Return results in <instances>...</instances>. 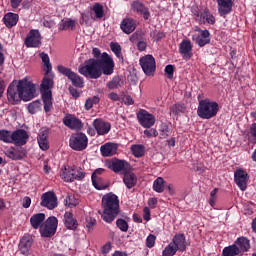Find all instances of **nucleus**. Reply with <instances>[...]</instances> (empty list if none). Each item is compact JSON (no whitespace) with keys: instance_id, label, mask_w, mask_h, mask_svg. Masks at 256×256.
<instances>
[{"instance_id":"8","label":"nucleus","mask_w":256,"mask_h":256,"mask_svg":"<svg viewBox=\"0 0 256 256\" xmlns=\"http://www.w3.org/2000/svg\"><path fill=\"white\" fill-rule=\"evenodd\" d=\"M140 67H142L143 72L148 77L154 75L157 70V63L155 62V57L153 55L148 54L140 58L139 60Z\"/></svg>"},{"instance_id":"30","label":"nucleus","mask_w":256,"mask_h":256,"mask_svg":"<svg viewBox=\"0 0 256 256\" xmlns=\"http://www.w3.org/2000/svg\"><path fill=\"white\" fill-rule=\"evenodd\" d=\"M55 85V83L53 82V74H47V72H45V76L42 79L41 85H40V91L42 93H51V89L53 88V86Z\"/></svg>"},{"instance_id":"37","label":"nucleus","mask_w":256,"mask_h":256,"mask_svg":"<svg viewBox=\"0 0 256 256\" xmlns=\"http://www.w3.org/2000/svg\"><path fill=\"white\" fill-rule=\"evenodd\" d=\"M222 256H241V253L237 245L232 244L223 248Z\"/></svg>"},{"instance_id":"36","label":"nucleus","mask_w":256,"mask_h":256,"mask_svg":"<svg viewBox=\"0 0 256 256\" xmlns=\"http://www.w3.org/2000/svg\"><path fill=\"white\" fill-rule=\"evenodd\" d=\"M40 58L42 59V63L44 65L43 71L46 73V75H49V73H51L53 70V66L51 65V61L49 59V54L42 52L40 53Z\"/></svg>"},{"instance_id":"31","label":"nucleus","mask_w":256,"mask_h":256,"mask_svg":"<svg viewBox=\"0 0 256 256\" xmlns=\"http://www.w3.org/2000/svg\"><path fill=\"white\" fill-rule=\"evenodd\" d=\"M2 21L8 29H12V27H15L19 23V14L8 12L4 15Z\"/></svg>"},{"instance_id":"60","label":"nucleus","mask_w":256,"mask_h":256,"mask_svg":"<svg viewBox=\"0 0 256 256\" xmlns=\"http://www.w3.org/2000/svg\"><path fill=\"white\" fill-rule=\"evenodd\" d=\"M22 207L24 209H29L31 207V197L26 196L22 200Z\"/></svg>"},{"instance_id":"20","label":"nucleus","mask_w":256,"mask_h":256,"mask_svg":"<svg viewBox=\"0 0 256 256\" xmlns=\"http://www.w3.org/2000/svg\"><path fill=\"white\" fill-rule=\"evenodd\" d=\"M92 125L98 135H107L111 131V123L105 122L101 118L95 119Z\"/></svg>"},{"instance_id":"64","label":"nucleus","mask_w":256,"mask_h":256,"mask_svg":"<svg viewBox=\"0 0 256 256\" xmlns=\"http://www.w3.org/2000/svg\"><path fill=\"white\" fill-rule=\"evenodd\" d=\"M192 13L194 16H196V21H199V19L201 18V10H199L198 7H193L192 8Z\"/></svg>"},{"instance_id":"46","label":"nucleus","mask_w":256,"mask_h":256,"mask_svg":"<svg viewBox=\"0 0 256 256\" xmlns=\"http://www.w3.org/2000/svg\"><path fill=\"white\" fill-rule=\"evenodd\" d=\"M0 141H3V143H13V132L0 130Z\"/></svg>"},{"instance_id":"43","label":"nucleus","mask_w":256,"mask_h":256,"mask_svg":"<svg viewBox=\"0 0 256 256\" xmlns=\"http://www.w3.org/2000/svg\"><path fill=\"white\" fill-rule=\"evenodd\" d=\"M61 179L66 183H73V168H64L60 174Z\"/></svg>"},{"instance_id":"1","label":"nucleus","mask_w":256,"mask_h":256,"mask_svg":"<svg viewBox=\"0 0 256 256\" xmlns=\"http://www.w3.org/2000/svg\"><path fill=\"white\" fill-rule=\"evenodd\" d=\"M115 69V62L113 58L103 52L99 59L90 58L80 65L78 68V73L89 79H99L101 75H113Z\"/></svg>"},{"instance_id":"4","label":"nucleus","mask_w":256,"mask_h":256,"mask_svg":"<svg viewBox=\"0 0 256 256\" xmlns=\"http://www.w3.org/2000/svg\"><path fill=\"white\" fill-rule=\"evenodd\" d=\"M197 115L200 119H213L219 113V103L209 98L198 100Z\"/></svg>"},{"instance_id":"2","label":"nucleus","mask_w":256,"mask_h":256,"mask_svg":"<svg viewBox=\"0 0 256 256\" xmlns=\"http://www.w3.org/2000/svg\"><path fill=\"white\" fill-rule=\"evenodd\" d=\"M35 84L28 81L27 78H23L18 81L17 86L15 84H10L7 89L8 101L12 105H17L19 101H31L35 99Z\"/></svg>"},{"instance_id":"48","label":"nucleus","mask_w":256,"mask_h":256,"mask_svg":"<svg viewBox=\"0 0 256 256\" xmlns=\"http://www.w3.org/2000/svg\"><path fill=\"white\" fill-rule=\"evenodd\" d=\"M116 227H118V229H120V231L123 233H127V231H129V224L123 218L116 220Z\"/></svg>"},{"instance_id":"44","label":"nucleus","mask_w":256,"mask_h":256,"mask_svg":"<svg viewBox=\"0 0 256 256\" xmlns=\"http://www.w3.org/2000/svg\"><path fill=\"white\" fill-rule=\"evenodd\" d=\"M72 177L74 181H83L85 179V171L81 167L72 168Z\"/></svg>"},{"instance_id":"13","label":"nucleus","mask_w":256,"mask_h":256,"mask_svg":"<svg viewBox=\"0 0 256 256\" xmlns=\"http://www.w3.org/2000/svg\"><path fill=\"white\" fill-rule=\"evenodd\" d=\"M5 155L12 161H23L27 157V150L21 146L10 147L5 151Z\"/></svg>"},{"instance_id":"25","label":"nucleus","mask_w":256,"mask_h":256,"mask_svg":"<svg viewBox=\"0 0 256 256\" xmlns=\"http://www.w3.org/2000/svg\"><path fill=\"white\" fill-rule=\"evenodd\" d=\"M119 149V144L108 142L100 147L102 157H113V155H117V151Z\"/></svg>"},{"instance_id":"53","label":"nucleus","mask_w":256,"mask_h":256,"mask_svg":"<svg viewBox=\"0 0 256 256\" xmlns=\"http://www.w3.org/2000/svg\"><path fill=\"white\" fill-rule=\"evenodd\" d=\"M157 237H155V235L150 234L147 238H146V247H148L149 249H153V247H155V241H156Z\"/></svg>"},{"instance_id":"63","label":"nucleus","mask_w":256,"mask_h":256,"mask_svg":"<svg viewBox=\"0 0 256 256\" xmlns=\"http://www.w3.org/2000/svg\"><path fill=\"white\" fill-rule=\"evenodd\" d=\"M108 99H110V101H121V96L115 92H111L108 94Z\"/></svg>"},{"instance_id":"50","label":"nucleus","mask_w":256,"mask_h":256,"mask_svg":"<svg viewBox=\"0 0 256 256\" xmlns=\"http://www.w3.org/2000/svg\"><path fill=\"white\" fill-rule=\"evenodd\" d=\"M176 254L177 250L171 243H169L162 251V256H175Z\"/></svg>"},{"instance_id":"24","label":"nucleus","mask_w":256,"mask_h":256,"mask_svg":"<svg viewBox=\"0 0 256 256\" xmlns=\"http://www.w3.org/2000/svg\"><path fill=\"white\" fill-rule=\"evenodd\" d=\"M198 23L199 25H205V23H208V25H215V16L211 13V10H209V8L205 7L201 9V14L200 18L198 19Z\"/></svg>"},{"instance_id":"56","label":"nucleus","mask_w":256,"mask_h":256,"mask_svg":"<svg viewBox=\"0 0 256 256\" xmlns=\"http://www.w3.org/2000/svg\"><path fill=\"white\" fill-rule=\"evenodd\" d=\"M86 221H87L86 227H87L88 231L91 232L93 227H95V225H97V220H95V218H87Z\"/></svg>"},{"instance_id":"54","label":"nucleus","mask_w":256,"mask_h":256,"mask_svg":"<svg viewBox=\"0 0 256 256\" xmlns=\"http://www.w3.org/2000/svg\"><path fill=\"white\" fill-rule=\"evenodd\" d=\"M185 111V106L183 104H175L172 106V113L174 115H179V113H183Z\"/></svg>"},{"instance_id":"26","label":"nucleus","mask_w":256,"mask_h":256,"mask_svg":"<svg viewBox=\"0 0 256 256\" xmlns=\"http://www.w3.org/2000/svg\"><path fill=\"white\" fill-rule=\"evenodd\" d=\"M120 29L126 35H131L137 29V22L133 18H124L120 23Z\"/></svg>"},{"instance_id":"28","label":"nucleus","mask_w":256,"mask_h":256,"mask_svg":"<svg viewBox=\"0 0 256 256\" xmlns=\"http://www.w3.org/2000/svg\"><path fill=\"white\" fill-rule=\"evenodd\" d=\"M132 9L139 15H142L145 21L149 20V17H151V12H149V8H147L145 4L139 1H134L132 3Z\"/></svg>"},{"instance_id":"5","label":"nucleus","mask_w":256,"mask_h":256,"mask_svg":"<svg viewBox=\"0 0 256 256\" xmlns=\"http://www.w3.org/2000/svg\"><path fill=\"white\" fill-rule=\"evenodd\" d=\"M59 225V220L55 216H50L46 221L41 225L39 231L41 237H53L57 233V227Z\"/></svg>"},{"instance_id":"59","label":"nucleus","mask_w":256,"mask_h":256,"mask_svg":"<svg viewBox=\"0 0 256 256\" xmlns=\"http://www.w3.org/2000/svg\"><path fill=\"white\" fill-rule=\"evenodd\" d=\"M121 97L124 100L125 105L135 104V101H133V97H131V95H122Z\"/></svg>"},{"instance_id":"12","label":"nucleus","mask_w":256,"mask_h":256,"mask_svg":"<svg viewBox=\"0 0 256 256\" xmlns=\"http://www.w3.org/2000/svg\"><path fill=\"white\" fill-rule=\"evenodd\" d=\"M40 205L41 207H46V209L53 211V209L57 207V194L53 191L45 192L41 196Z\"/></svg>"},{"instance_id":"18","label":"nucleus","mask_w":256,"mask_h":256,"mask_svg":"<svg viewBox=\"0 0 256 256\" xmlns=\"http://www.w3.org/2000/svg\"><path fill=\"white\" fill-rule=\"evenodd\" d=\"M170 244L180 253L187 251V239L185 238V234L174 235Z\"/></svg>"},{"instance_id":"61","label":"nucleus","mask_w":256,"mask_h":256,"mask_svg":"<svg viewBox=\"0 0 256 256\" xmlns=\"http://www.w3.org/2000/svg\"><path fill=\"white\" fill-rule=\"evenodd\" d=\"M89 24V15L82 13L80 17V25H88Z\"/></svg>"},{"instance_id":"6","label":"nucleus","mask_w":256,"mask_h":256,"mask_svg":"<svg viewBox=\"0 0 256 256\" xmlns=\"http://www.w3.org/2000/svg\"><path fill=\"white\" fill-rule=\"evenodd\" d=\"M69 145L73 151H85L89 145V139L85 133L78 132L71 135Z\"/></svg>"},{"instance_id":"34","label":"nucleus","mask_w":256,"mask_h":256,"mask_svg":"<svg viewBox=\"0 0 256 256\" xmlns=\"http://www.w3.org/2000/svg\"><path fill=\"white\" fill-rule=\"evenodd\" d=\"M42 99L44 103V111L46 113H49V111H51V108L53 107V93L52 92L42 93Z\"/></svg>"},{"instance_id":"42","label":"nucleus","mask_w":256,"mask_h":256,"mask_svg":"<svg viewBox=\"0 0 256 256\" xmlns=\"http://www.w3.org/2000/svg\"><path fill=\"white\" fill-rule=\"evenodd\" d=\"M153 190L156 193H163L165 191V180L161 177H158L154 182H153Z\"/></svg>"},{"instance_id":"3","label":"nucleus","mask_w":256,"mask_h":256,"mask_svg":"<svg viewBox=\"0 0 256 256\" xmlns=\"http://www.w3.org/2000/svg\"><path fill=\"white\" fill-rule=\"evenodd\" d=\"M102 219L105 223H113L119 215V197L113 192L105 194L102 197Z\"/></svg>"},{"instance_id":"38","label":"nucleus","mask_w":256,"mask_h":256,"mask_svg":"<svg viewBox=\"0 0 256 256\" xmlns=\"http://www.w3.org/2000/svg\"><path fill=\"white\" fill-rule=\"evenodd\" d=\"M131 153L137 159H141L145 155V145L143 144H134L131 146Z\"/></svg>"},{"instance_id":"16","label":"nucleus","mask_w":256,"mask_h":256,"mask_svg":"<svg viewBox=\"0 0 256 256\" xmlns=\"http://www.w3.org/2000/svg\"><path fill=\"white\" fill-rule=\"evenodd\" d=\"M63 124L72 129V131H81L83 129V122L75 115H67L63 118Z\"/></svg>"},{"instance_id":"58","label":"nucleus","mask_w":256,"mask_h":256,"mask_svg":"<svg viewBox=\"0 0 256 256\" xmlns=\"http://www.w3.org/2000/svg\"><path fill=\"white\" fill-rule=\"evenodd\" d=\"M143 213L144 221H151V210L149 209V207H144Z\"/></svg>"},{"instance_id":"49","label":"nucleus","mask_w":256,"mask_h":256,"mask_svg":"<svg viewBox=\"0 0 256 256\" xmlns=\"http://www.w3.org/2000/svg\"><path fill=\"white\" fill-rule=\"evenodd\" d=\"M110 49L118 59H121V57H123V55L121 54V45L119 43L111 42Z\"/></svg>"},{"instance_id":"39","label":"nucleus","mask_w":256,"mask_h":256,"mask_svg":"<svg viewBox=\"0 0 256 256\" xmlns=\"http://www.w3.org/2000/svg\"><path fill=\"white\" fill-rule=\"evenodd\" d=\"M91 179L92 185L97 189V191H103V189H107L108 185L103 177H91Z\"/></svg>"},{"instance_id":"47","label":"nucleus","mask_w":256,"mask_h":256,"mask_svg":"<svg viewBox=\"0 0 256 256\" xmlns=\"http://www.w3.org/2000/svg\"><path fill=\"white\" fill-rule=\"evenodd\" d=\"M121 85H123V82H121V77L119 76L113 77L112 80L107 83L108 89H111V90L119 89Z\"/></svg>"},{"instance_id":"51","label":"nucleus","mask_w":256,"mask_h":256,"mask_svg":"<svg viewBox=\"0 0 256 256\" xmlns=\"http://www.w3.org/2000/svg\"><path fill=\"white\" fill-rule=\"evenodd\" d=\"M164 73L167 77V79H173V75L175 73V66L169 64L165 67Z\"/></svg>"},{"instance_id":"22","label":"nucleus","mask_w":256,"mask_h":256,"mask_svg":"<svg viewBox=\"0 0 256 256\" xmlns=\"http://www.w3.org/2000/svg\"><path fill=\"white\" fill-rule=\"evenodd\" d=\"M37 141L42 151H47L49 149V129L48 128L40 129L37 136Z\"/></svg>"},{"instance_id":"7","label":"nucleus","mask_w":256,"mask_h":256,"mask_svg":"<svg viewBox=\"0 0 256 256\" xmlns=\"http://www.w3.org/2000/svg\"><path fill=\"white\" fill-rule=\"evenodd\" d=\"M59 73L61 75H64V77H67L69 81H71L72 85L74 87H78L79 89H83L85 85V81L83 80V77L79 76L77 73L73 72L70 68H67L63 65H59L57 67Z\"/></svg>"},{"instance_id":"27","label":"nucleus","mask_w":256,"mask_h":256,"mask_svg":"<svg viewBox=\"0 0 256 256\" xmlns=\"http://www.w3.org/2000/svg\"><path fill=\"white\" fill-rule=\"evenodd\" d=\"M64 226L69 231H76L77 227H79V222L73 212H65L64 214Z\"/></svg>"},{"instance_id":"9","label":"nucleus","mask_w":256,"mask_h":256,"mask_svg":"<svg viewBox=\"0 0 256 256\" xmlns=\"http://www.w3.org/2000/svg\"><path fill=\"white\" fill-rule=\"evenodd\" d=\"M136 117L139 125H141V127H143L144 129H151V127H153V125H155V122L157 121L155 115L149 113L145 109H141L140 111H138Z\"/></svg>"},{"instance_id":"62","label":"nucleus","mask_w":256,"mask_h":256,"mask_svg":"<svg viewBox=\"0 0 256 256\" xmlns=\"http://www.w3.org/2000/svg\"><path fill=\"white\" fill-rule=\"evenodd\" d=\"M138 51H145L147 49V42L145 41H138L136 44Z\"/></svg>"},{"instance_id":"10","label":"nucleus","mask_w":256,"mask_h":256,"mask_svg":"<svg viewBox=\"0 0 256 256\" xmlns=\"http://www.w3.org/2000/svg\"><path fill=\"white\" fill-rule=\"evenodd\" d=\"M33 235L24 234V236L20 239L18 244V249L21 255L29 256L31 255V247H33L34 243Z\"/></svg>"},{"instance_id":"32","label":"nucleus","mask_w":256,"mask_h":256,"mask_svg":"<svg viewBox=\"0 0 256 256\" xmlns=\"http://www.w3.org/2000/svg\"><path fill=\"white\" fill-rule=\"evenodd\" d=\"M45 221V213H37L30 217V225L33 229H41Z\"/></svg>"},{"instance_id":"35","label":"nucleus","mask_w":256,"mask_h":256,"mask_svg":"<svg viewBox=\"0 0 256 256\" xmlns=\"http://www.w3.org/2000/svg\"><path fill=\"white\" fill-rule=\"evenodd\" d=\"M75 20H72L71 18L63 19L61 20L59 24V31H67V29H70V31H73L75 29Z\"/></svg>"},{"instance_id":"41","label":"nucleus","mask_w":256,"mask_h":256,"mask_svg":"<svg viewBox=\"0 0 256 256\" xmlns=\"http://www.w3.org/2000/svg\"><path fill=\"white\" fill-rule=\"evenodd\" d=\"M171 133H173V130L167 123H161L159 126V134L160 139H167V137H171Z\"/></svg>"},{"instance_id":"55","label":"nucleus","mask_w":256,"mask_h":256,"mask_svg":"<svg viewBox=\"0 0 256 256\" xmlns=\"http://www.w3.org/2000/svg\"><path fill=\"white\" fill-rule=\"evenodd\" d=\"M248 137L249 139L254 140V142L256 143V123L251 124Z\"/></svg>"},{"instance_id":"45","label":"nucleus","mask_w":256,"mask_h":256,"mask_svg":"<svg viewBox=\"0 0 256 256\" xmlns=\"http://www.w3.org/2000/svg\"><path fill=\"white\" fill-rule=\"evenodd\" d=\"M27 110L31 115L39 113V111H41V100H35L32 103L28 104Z\"/></svg>"},{"instance_id":"15","label":"nucleus","mask_w":256,"mask_h":256,"mask_svg":"<svg viewBox=\"0 0 256 256\" xmlns=\"http://www.w3.org/2000/svg\"><path fill=\"white\" fill-rule=\"evenodd\" d=\"M29 139V134L24 129H18L12 132V144L16 147H23L27 145V140Z\"/></svg>"},{"instance_id":"52","label":"nucleus","mask_w":256,"mask_h":256,"mask_svg":"<svg viewBox=\"0 0 256 256\" xmlns=\"http://www.w3.org/2000/svg\"><path fill=\"white\" fill-rule=\"evenodd\" d=\"M144 135L148 138L151 139V137H158L159 136V131L155 128H149L144 130Z\"/></svg>"},{"instance_id":"29","label":"nucleus","mask_w":256,"mask_h":256,"mask_svg":"<svg viewBox=\"0 0 256 256\" xmlns=\"http://www.w3.org/2000/svg\"><path fill=\"white\" fill-rule=\"evenodd\" d=\"M234 245L237 246L240 255H243V253H247V251L251 249V240L245 236H242L236 239Z\"/></svg>"},{"instance_id":"14","label":"nucleus","mask_w":256,"mask_h":256,"mask_svg":"<svg viewBox=\"0 0 256 256\" xmlns=\"http://www.w3.org/2000/svg\"><path fill=\"white\" fill-rule=\"evenodd\" d=\"M249 180V174L243 169H237L234 172V181L239 187L240 191L247 190V181Z\"/></svg>"},{"instance_id":"19","label":"nucleus","mask_w":256,"mask_h":256,"mask_svg":"<svg viewBox=\"0 0 256 256\" xmlns=\"http://www.w3.org/2000/svg\"><path fill=\"white\" fill-rule=\"evenodd\" d=\"M179 53L186 61H189L193 57V44L191 40H182L179 44Z\"/></svg>"},{"instance_id":"17","label":"nucleus","mask_w":256,"mask_h":256,"mask_svg":"<svg viewBox=\"0 0 256 256\" xmlns=\"http://www.w3.org/2000/svg\"><path fill=\"white\" fill-rule=\"evenodd\" d=\"M200 31L199 35L192 36V40L198 45V47H205V45H209L211 43V32L209 30H202Z\"/></svg>"},{"instance_id":"21","label":"nucleus","mask_w":256,"mask_h":256,"mask_svg":"<svg viewBox=\"0 0 256 256\" xmlns=\"http://www.w3.org/2000/svg\"><path fill=\"white\" fill-rule=\"evenodd\" d=\"M108 169H111L114 173H121V171H127L129 169V162L113 158L108 164Z\"/></svg>"},{"instance_id":"40","label":"nucleus","mask_w":256,"mask_h":256,"mask_svg":"<svg viewBox=\"0 0 256 256\" xmlns=\"http://www.w3.org/2000/svg\"><path fill=\"white\" fill-rule=\"evenodd\" d=\"M91 10L94 12L95 19H103L105 17V9L101 5V3H94Z\"/></svg>"},{"instance_id":"11","label":"nucleus","mask_w":256,"mask_h":256,"mask_svg":"<svg viewBox=\"0 0 256 256\" xmlns=\"http://www.w3.org/2000/svg\"><path fill=\"white\" fill-rule=\"evenodd\" d=\"M24 45L28 48L41 47V32L38 29H32L27 34Z\"/></svg>"},{"instance_id":"23","label":"nucleus","mask_w":256,"mask_h":256,"mask_svg":"<svg viewBox=\"0 0 256 256\" xmlns=\"http://www.w3.org/2000/svg\"><path fill=\"white\" fill-rule=\"evenodd\" d=\"M218 13L221 17L229 15L233 11V0H216Z\"/></svg>"},{"instance_id":"33","label":"nucleus","mask_w":256,"mask_h":256,"mask_svg":"<svg viewBox=\"0 0 256 256\" xmlns=\"http://www.w3.org/2000/svg\"><path fill=\"white\" fill-rule=\"evenodd\" d=\"M123 183L126 185L127 189H133L137 185V175L133 172L124 173Z\"/></svg>"},{"instance_id":"57","label":"nucleus","mask_w":256,"mask_h":256,"mask_svg":"<svg viewBox=\"0 0 256 256\" xmlns=\"http://www.w3.org/2000/svg\"><path fill=\"white\" fill-rule=\"evenodd\" d=\"M68 91L70 93V95H72V97H74V99H79V97H81V94L79 93V91L74 88L73 86H70L68 88Z\"/></svg>"}]
</instances>
